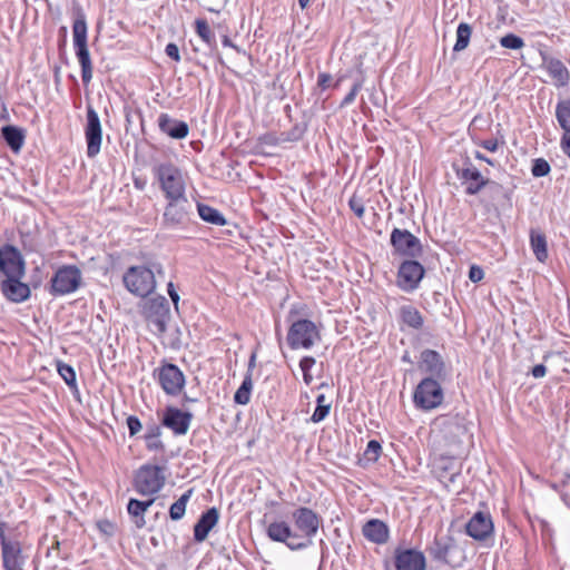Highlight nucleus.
Here are the masks:
<instances>
[{
  "mask_svg": "<svg viewBox=\"0 0 570 570\" xmlns=\"http://www.w3.org/2000/svg\"><path fill=\"white\" fill-rule=\"evenodd\" d=\"M164 275L163 265L159 262H149L147 265L130 266L122 276V282L131 294L146 297L156 288V277Z\"/></svg>",
  "mask_w": 570,
  "mask_h": 570,
  "instance_id": "1",
  "label": "nucleus"
},
{
  "mask_svg": "<svg viewBox=\"0 0 570 570\" xmlns=\"http://www.w3.org/2000/svg\"><path fill=\"white\" fill-rule=\"evenodd\" d=\"M165 198L186 195V177L183 170L171 161H164L153 169Z\"/></svg>",
  "mask_w": 570,
  "mask_h": 570,
  "instance_id": "2",
  "label": "nucleus"
},
{
  "mask_svg": "<svg viewBox=\"0 0 570 570\" xmlns=\"http://www.w3.org/2000/svg\"><path fill=\"white\" fill-rule=\"evenodd\" d=\"M87 21L81 9L76 11V18L72 26V38L76 56L81 67V78L88 83L92 78V65L87 47Z\"/></svg>",
  "mask_w": 570,
  "mask_h": 570,
  "instance_id": "3",
  "label": "nucleus"
},
{
  "mask_svg": "<svg viewBox=\"0 0 570 570\" xmlns=\"http://www.w3.org/2000/svg\"><path fill=\"white\" fill-rule=\"evenodd\" d=\"M286 340L292 350H311L321 341V333L314 322L301 318L291 324Z\"/></svg>",
  "mask_w": 570,
  "mask_h": 570,
  "instance_id": "4",
  "label": "nucleus"
},
{
  "mask_svg": "<svg viewBox=\"0 0 570 570\" xmlns=\"http://www.w3.org/2000/svg\"><path fill=\"white\" fill-rule=\"evenodd\" d=\"M82 274L76 265H63L57 269L50 282V294L65 296L75 293L81 285Z\"/></svg>",
  "mask_w": 570,
  "mask_h": 570,
  "instance_id": "5",
  "label": "nucleus"
},
{
  "mask_svg": "<svg viewBox=\"0 0 570 570\" xmlns=\"http://www.w3.org/2000/svg\"><path fill=\"white\" fill-rule=\"evenodd\" d=\"M6 524L0 523V546L2 567L4 570H22L26 558L22 554V547L19 540L6 535Z\"/></svg>",
  "mask_w": 570,
  "mask_h": 570,
  "instance_id": "6",
  "label": "nucleus"
},
{
  "mask_svg": "<svg viewBox=\"0 0 570 570\" xmlns=\"http://www.w3.org/2000/svg\"><path fill=\"white\" fill-rule=\"evenodd\" d=\"M413 399L417 407L433 410L442 404L443 390L436 380L426 377L416 386Z\"/></svg>",
  "mask_w": 570,
  "mask_h": 570,
  "instance_id": "7",
  "label": "nucleus"
},
{
  "mask_svg": "<svg viewBox=\"0 0 570 570\" xmlns=\"http://www.w3.org/2000/svg\"><path fill=\"white\" fill-rule=\"evenodd\" d=\"M165 475L157 465H142L136 473L135 488L142 495H153L161 490Z\"/></svg>",
  "mask_w": 570,
  "mask_h": 570,
  "instance_id": "8",
  "label": "nucleus"
},
{
  "mask_svg": "<svg viewBox=\"0 0 570 570\" xmlns=\"http://www.w3.org/2000/svg\"><path fill=\"white\" fill-rule=\"evenodd\" d=\"M158 382L168 395H178L185 386V375L175 364H164L157 371Z\"/></svg>",
  "mask_w": 570,
  "mask_h": 570,
  "instance_id": "9",
  "label": "nucleus"
},
{
  "mask_svg": "<svg viewBox=\"0 0 570 570\" xmlns=\"http://www.w3.org/2000/svg\"><path fill=\"white\" fill-rule=\"evenodd\" d=\"M293 520L299 537L306 538L307 544L311 543L318 531L321 518L308 508H298L293 512Z\"/></svg>",
  "mask_w": 570,
  "mask_h": 570,
  "instance_id": "10",
  "label": "nucleus"
},
{
  "mask_svg": "<svg viewBox=\"0 0 570 570\" xmlns=\"http://www.w3.org/2000/svg\"><path fill=\"white\" fill-rule=\"evenodd\" d=\"M87 140V155L95 157L99 154L102 140L101 124L98 114L89 105L87 106V124L85 128Z\"/></svg>",
  "mask_w": 570,
  "mask_h": 570,
  "instance_id": "11",
  "label": "nucleus"
},
{
  "mask_svg": "<svg viewBox=\"0 0 570 570\" xmlns=\"http://www.w3.org/2000/svg\"><path fill=\"white\" fill-rule=\"evenodd\" d=\"M166 200L167 204L163 215L165 224L176 226L185 223L190 209L187 196L166 197Z\"/></svg>",
  "mask_w": 570,
  "mask_h": 570,
  "instance_id": "12",
  "label": "nucleus"
},
{
  "mask_svg": "<svg viewBox=\"0 0 570 570\" xmlns=\"http://www.w3.org/2000/svg\"><path fill=\"white\" fill-rule=\"evenodd\" d=\"M391 244L395 252L403 256L416 257L422 253L420 239L406 229L394 228Z\"/></svg>",
  "mask_w": 570,
  "mask_h": 570,
  "instance_id": "13",
  "label": "nucleus"
},
{
  "mask_svg": "<svg viewBox=\"0 0 570 570\" xmlns=\"http://www.w3.org/2000/svg\"><path fill=\"white\" fill-rule=\"evenodd\" d=\"M424 273V268L419 262L405 261L399 268L397 286L405 292H412L417 288Z\"/></svg>",
  "mask_w": 570,
  "mask_h": 570,
  "instance_id": "14",
  "label": "nucleus"
},
{
  "mask_svg": "<svg viewBox=\"0 0 570 570\" xmlns=\"http://www.w3.org/2000/svg\"><path fill=\"white\" fill-rule=\"evenodd\" d=\"M396 570H425L426 559L423 552L415 549H397L394 556Z\"/></svg>",
  "mask_w": 570,
  "mask_h": 570,
  "instance_id": "15",
  "label": "nucleus"
},
{
  "mask_svg": "<svg viewBox=\"0 0 570 570\" xmlns=\"http://www.w3.org/2000/svg\"><path fill=\"white\" fill-rule=\"evenodd\" d=\"M267 535L271 540H273L275 542L286 543L287 547L292 550L302 549V548L307 547V543H303V542L296 543L294 541L298 535L293 533L289 525L284 521L272 522L267 527Z\"/></svg>",
  "mask_w": 570,
  "mask_h": 570,
  "instance_id": "16",
  "label": "nucleus"
},
{
  "mask_svg": "<svg viewBox=\"0 0 570 570\" xmlns=\"http://www.w3.org/2000/svg\"><path fill=\"white\" fill-rule=\"evenodd\" d=\"M0 272L4 275H23L24 267L21 255L13 246L0 247Z\"/></svg>",
  "mask_w": 570,
  "mask_h": 570,
  "instance_id": "17",
  "label": "nucleus"
},
{
  "mask_svg": "<svg viewBox=\"0 0 570 570\" xmlns=\"http://www.w3.org/2000/svg\"><path fill=\"white\" fill-rule=\"evenodd\" d=\"M8 278L1 283L3 295L11 302L20 303L29 298L30 288L21 283L19 278L22 275H6Z\"/></svg>",
  "mask_w": 570,
  "mask_h": 570,
  "instance_id": "18",
  "label": "nucleus"
},
{
  "mask_svg": "<svg viewBox=\"0 0 570 570\" xmlns=\"http://www.w3.org/2000/svg\"><path fill=\"white\" fill-rule=\"evenodd\" d=\"M493 531L490 514L476 512L466 524V533L475 540L487 539Z\"/></svg>",
  "mask_w": 570,
  "mask_h": 570,
  "instance_id": "19",
  "label": "nucleus"
},
{
  "mask_svg": "<svg viewBox=\"0 0 570 570\" xmlns=\"http://www.w3.org/2000/svg\"><path fill=\"white\" fill-rule=\"evenodd\" d=\"M191 421V415L176 407H167L163 424L173 430L175 434H186Z\"/></svg>",
  "mask_w": 570,
  "mask_h": 570,
  "instance_id": "20",
  "label": "nucleus"
},
{
  "mask_svg": "<svg viewBox=\"0 0 570 570\" xmlns=\"http://www.w3.org/2000/svg\"><path fill=\"white\" fill-rule=\"evenodd\" d=\"M458 177L465 186V191L469 195L478 194L488 183L480 170L471 164L458 170Z\"/></svg>",
  "mask_w": 570,
  "mask_h": 570,
  "instance_id": "21",
  "label": "nucleus"
},
{
  "mask_svg": "<svg viewBox=\"0 0 570 570\" xmlns=\"http://www.w3.org/2000/svg\"><path fill=\"white\" fill-rule=\"evenodd\" d=\"M158 122L160 130L174 139H183L189 132V127L185 121L174 119L167 114H161Z\"/></svg>",
  "mask_w": 570,
  "mask_h": 570,
  "instance_id": "22",
  "label": "nucleus"
},
{
  "mask_svg": "<svg viewBox=\"0 0 570 570\" xmlns=\"http://www.w3.org/2000/svg\"><path fill=\"white\" fill-rule=\"evenodd\" d=\"M218 519L219 513L216 508H210L203 513L194 527L195 541L203 542L208 537L210 530L217 524Z\"/></svg>",
  "mask_w": 570,
  "mask_h": 570,
  "instance_id": "23",
  "label": "nucleus"
},
{
  "mask_svg": "<svg viewBox=\"0 0 570 570\" xmlns=\"http://www.w3.org/2000/svg\"><path fill=\"white\" fill-rule=\"evenodd\" d=\"M420 370L430 373L432 376L442 377L444 373V363L441 355L432 350H425L421 353Z\"/></svg>",
  "mask_w": 570,
  "mask_h": 570,
  "instance_id": "24",
  "label": "nucleus"
},
{
  "mask_svg": "<svg viewBox=\"0 0 570 570\" xmlns=\"http://www.w3.org/2000/svg\"><path fill=\"white\" fill-rule=\"evenodd\" d=\"M543 66L551 77L554 86L562 87L569 82V71L559 59L546 58L543 60Z\"/></svg>",
  "mask_w": 570,
  "mask_h": 570,
  "instance_id": "25",
  "label": "nucleus"
},
{
  "mask_svg": "<svg viewBox=\"0 0 570 570\" xmlns=\"http://www.w3.org/2000/svg\"><path fill=\"white\" fill-rule=\"evenodd\" d=\"M363 535L374 543H385L389 539L386 524L377 519H372L363 525Z\"/></svg>",
  "mask_w": 570,
  "mask_h": 570,
  "instance_id": "26",
  "label": "nucleus"
},
{
  "mask_svg": "<svg viewBox=\"0 0 570 570\" xmlns=\"http://www.w3.org/2000/svg\"><path fill=\"white\" fill-rule=\"evenodd\" d=\"M530 246L535 256V258L544 263L548 258V246L547 238L543 233L538 229L530 230Z\"/></svg>",
  "mask_w": 570,
  "mask_h": 570,
  "instance_id": "27",
  "label": "nucleus"
},
{
  "mask_svg": "<svg viewBox=\"0 0 570 570\" xmlns=\"http://www.w3.org/2000/svg\"><path fill=\"white\" fill-rule=\"evenodd\" d=\"M2 136L13 153H19L21 150L24 142V132L21 128L16 126H4L2 128Z\"/></svg>",
  "mask_w": 570,
  "mask_h": 570,
  "instance_id": "28",
  "label": "nucleus"
},
{
  "mask_svg": "<svg viewBox=\"0 0 570 570\" xmlns=\"http://www.w3.org/2000/svg\"><path fill=\"white\" fill-rule=\"evenodd\" d=\"M145 314L148 320L150 328L155 333L159 334V332L165 331V322L159 318V298H155L147 304L145 308Z\"/></svg>",
  "mask_w": 570,
  "mask_h": 570,
  "instance_id": "29",
  "label": "nucleus"
},
{
  "mask_svg": "<svg viewBox=\"0 0 570 570\" xmlns=\"http://www.w3.org/2000/svg\"><path fill=\"white\" fill-rule=\"evenodd\" d=\"M153 503L154 499L147 501H139L136 499L129 500L127 510L131 517L136 518L135 522L138 527H142L145 524L144 514Z\"/></svg>",
  "mask_w": 570,
  "mask_h": 570,
  "instance_id": "30",
  "label": "nucleus"
},
{
  "mask_svg": "<svg viewBox=\"0 0 570 570\" xmlns=\"http://www.w3.org/2000/svg\"><path fill=\"white\" fill-rule=\"evenodd\" d=\"M400 316L404 324L413 328H420L423 325V317L417 308L405 305L400 308Z\"/></svg>",
  "mask_w": 570,
  "mask_h": 570,
  "instance_id": "31",
  "label": "nucleus"
},
{
  "mask_svg": "<svg viewBox=\"0 0 570 570\" xmlns=\"http://www.w3.org/2000/svg\"><path fill=\"white\" fill-rule=\"evenodd\" d=\"M197 210H198L200 218L207 223H210V224H214L217 226H224L226 224V219L222 215V213L212 206L198 204Z\"/></svg>",
  "mask_w": 570,
  "mask_h": 570,
  "instance_id": "32",
  "label": "nucleus"
},
{
  "mask_svg": "<svg viewBox=\"0 0 570 570\" xmlns=\"http://www.w3.org/2000/svg\"><path fill=\"white\" fill-rule=\"evenodd\" d=\"M471 35H472V28L469 23H466V22L459 23L458 29H456V41L454 43L453 50L455 52H460V51L464 50L470 43Z\"/></svg>",
  "mask_w": 570,
  "mask_h": 570,
  "instance_id": "33",
  "label": "nucleus"
},
{
  "mask_svg": "<svg viewBox=\"0 0 570 570\" xmlns=\"http://www.w3.org/2000/svg\"><path fill=\"white\" fill-rule=\"evenodd\" d=\"M556 117L564 132H570V99L558 102L556 107Z\"/></svg>",
  "mask_w": 570,
  "mask_h": 570,
  "instance_id": "34",
  "label": "nucleus"
},
{
  "mask_svg": "<svg viewBox=\"0 0 570 570\" xmlns=\"http://www.w3.org/2000/svg\"><path fill=\"white\" fill-rule=\"evenodd\" d=\"M252 389L253 381L250 379V373H247L243 380L242 385L238 387L234 395V401L237 404L246 405L250 400Z\"/></svg>",
  "mask_w": 570,
  "mask_h": 570,
  "instance_id": "35",
  "label": "nucleus"
},
{
  "mask_svg": "<svg viewBox=\"0 0 570 570\" xmlns=\"http://www.w3.org/2000/svg\"><path fill=\"white\" fill-rule=\"evenodd\" d=\"M193 490L186 491L176 502L170 505L169 515L173 520H180L186 512V505L190 499Z\"/></svg>",
  "mask_w": 570,
  "mask_h": 570,
  "instance_id": "36",
  "label": "nucleus"
},
{
  "mask_svg": "<svg viewBox=\"0 0 570 570\" xmlns=\"http://www.w3.org/2000/svg\"><path fill=\"white\" fill-rule=\"evenodd\" d=\"M57 371L69 387H77V376L72 366L63 362H57Z\"/></svg>",
  "mask_w": 570,
  "mask_h": 570,
  "instance_id": "37",
  "label": "nucleus"
},
{
  "mask_svg": "<svg viewBox=\"0 0 570 570\" xmlns=\"http://www.w3.org/2000/svg\"><path fill=\"white\" fill-rule=\"evenodd\" d=\"M196 33L198 37L208 46L215 45V35L213 33L207 21L204 19H197L195 21Z\"/></svg>",
  "mask_w": 570,
  "mask_h": 570,
  "instance_id": "38",
  "label": "nucleus"
},
{
  "mask_svg": "<svg viewBox=\"0 0 570 570\" xmlns=\"http://www.w3.org/2000/svg\"><path fill=\"white\" fill-rule=\"evenodd\" d=\"M160 434L161 431L160 428L158 426H153L151 429L148 430V432L145 435L146 446L148 450L159 451L164 449V444L160 440Z\"/></svg>",
  "mask_w": 570,
  "mask_h": 570,
  "instance_id": "39",
  "label": "nucleus"
},
{
  "mask_svg": "<svg viewBox=\"0 0 570 570\" xmlns=\"http://www.w3.org/2000/svg\"><path fill=\"white\" fill-rule=\"evenodd\" d=\"M500 45L507 49L519 50L524 47V41L514 33H508L500 38Z\"/></svg>",
  "mask_w": 570,
  "mask_h": 570,
  "instance_id": "40",
  "label": "nucleus"
},
{
  "mask_svg": "<svg viewBox=\"0 0 570 570\" xmlns=\"http://www.w3.org/2000/svg\"><path fill=\"white\" fill-rule=\"evenodd\" d=\"M316 361L312 356H304L299 361V368L303 372V380L306 385H309L313 382V375L311 373L312 367L315 365Z\"/></svg>",
  "mask_w": 570,
  "mask_h": 570,
  "instance_id": "41",
  "label": "nucleus"
},
{
  "mask_svg": "<svg viewBox=\"0 0 570 570\" xmlns=\"http://www.w3.org/2000/svg\"><path fill=\"white\" fill-rule=\"evenodd\" d=\"M382 452V445L376 440H371L364 451V456L367 461L375 462L379 460Z\"/></svg>",
  "mask_w": 570,
  "mask_h": 570,
  "instance_id": "42",
  "label": "nucleus"
},
{
  "mask_svg": "<svg viewBox=\"0 0 570 570\" xmlns=\"http://www.w3.org/2000/svg\"><path fill=\"white\" fill-rule=\"evenodd\" d=\"M531 173L534 177H543L550 173V165L547 160L538 158L534 160Z\"/></svg>",
  "mask_w": 570,
  "mask_h": 570,
  "instance_id": "43",
  "label": "nucleus"
},
{
  "mask_svg": "<svg viewBox=\"0 0 570 570\" xmlns=\"http://www.w3.org/2000/svg\"><path fill=\"white\" fill-rule=\"evenodd\" d=\"M330 411H331V404L316 405V409L314 410V412L311 416V421L313 423H320V422L324 421L328 416Z\"/></svg>",
  "mask_w": 570,
  "mask_h": 570,
  "instance_id": "44",
  "label": "nucleus"
},
{
  "mask_svg": "<svg viewBox=\"0 0 570 570\" xmlns=\"http://www.w3.org/2000/svg\"><path fill=\"white\" fill-rule=\"evenodd\" d=\"M361 88H362V81L355 82L353 85L351 91L342 100L341 106L345 107V106L351 105L355 100V97L358 94V91L361 90Z\"/></svg>",
  "mask_w": 570,
  "mask_h": 570,
  "instance_id": "45",
  "label": "nucleus"
},
{
  "mask_svg": "<svg viewBox=\"0 0 570 570\" xmlns=\"http://www.w3.org/2000/svg\"><path fill=\"white\" fill-rule=\"evenodd\" d=\"M127 426L130 435H135L141 430V423L139 419L134 415L127 417Z\"/></svg>",
  "mask_w": 570,
  "mask_h": 570,
  "instance_id": "46",
  "label": "nucleus"
},
{
  "mask_svg": "<svg viewBox=\"0 0 570 570\" xmlns=\"http://www.w3.org/2000/svg\"><path fill=\"white\" fill-rule=\"evenodd\" d=\"M348 204H350L351 209L354 212V214L358 218L363 217V215H364V206H363V204H362V202L360 199H357L356 197H352L350 199Z\"/></svg>",
  "mask_w": 570,
  "mask_h": 570,
  "instance_id": "47",
  "label": "nucleus"
},
{
  "mask_svg": "<svg viewBox=\"0 0 570 570\" xmlns=\"http://www.w3.org/2000/svg\"><path fill=\"white\" fill-rule=\"evenodd\" d=\"M483 277H484V272L481 267L475 266V265L470 267L469 278L472 282H474V283L480 282Z\"/></svg>",
  "mask_w": 570,
  "mask_h": 570,
  "instance_id": "48",
  "label": "nucleus"
},
{
  "mask_svg": "<svg viewBox=\"0 0 570 570\" xmlns=\"http://www.w3.org/2000/svg\"><path fill=\"white\" fill-rule=\"evenodd\" d=\"M166 55L175 61L180 60L179 49L175 43H168L165 48Z\"/></svg>",
  "mask_w": 570,
  "mask_h": 570,
  "instance_id": "49",
  "label": "nucleus"
},
{
  "mask_svg": "<svg viewBox=\"0 0 570 570\" xmlns=\"http://www.w3.org/2000/svg\"><path fill=\"white\" fill-rule=\"evenodd\" d=\"M479 145L491 153L497 151L499 148V141L494 138L482 140Z\"/></svg>",
  "mask_w": 570,
  "mask_h": 570,
  "instance_id": "50",
  "label": "nucleus"
},
{
  "mask_svg": "<svg viewBox=\"0 0 570 570\" xmlns=\"http://www.w3.org/2000/svg\"><path fill=\"white\" fill-rule=\"evenodd\" d=\"M167 292H168V295H169L170 299L173 301V303L175 305V308L177 309L178 308V303H179V295H178L177 291L175 289V286L173 284V282L168 283Z\"/></svg>",
  "mask_w": 570,
  "mask_h": 570,
  "instance_id": "51",
  "label": "nucleus"
},
{
  "mask_svg": "<svg viewBox=\"0 0 570 570\" xmlns=\"http://www.w3.org/2000/svg\"><path fill=\"white\" fill-rule=\"evenodd\" d=\"M561 148L563 153L570 158V132H564L562 136Z\"/></svg>",
  "mask_w": 570,
  "mask_h": 570,
  "instance_id": "52",
  "label": "nucleus"
},
{
  "mask_svg": "<svg viewBox=\"0 0 570 570\" xmlns=\"http://www.w3.org/2000/svg\"><path fill=\"white\" fill-rule=\"evenodd\" d=\"M547 373V368L544 365L542 364H538L535 365L533 368H532V375L533 377L535 379H541L546 375Z\"/></svg>",
  "mask_w": 570,
  "mask_h": 570,
  "instance_id": "53",
  "label": "nucleus"
},
{
  "mask_svg": "<svg viewBox=\"0 0 570 570\" xmlns=\"http://www.w3.org/2000/svg\"><path fill=\"white\" fill-rule=\"evenodd\" d=\"M331 80V76L327 73H321L318 76V85L323 88L327 86V82Z\"/></svg>",
  "mask_w": 570,
  "mask_h": 570,
  "instance_id": "54",
  "label": "nucleus"
},
{
  "mask_svg": "<svg viewBox=\"0 0 570 570\" xmlns=\"http://www.w3.org/2000/svg\"><path fill=\"white\" fill-rule=\"evenodd\" d=\"M222 43L224 47H229V48L235 49L236 51H239L238 47L235 43H233L232 40L227 36L223 37Z\"/></svg>",
  "mask_w": 570,
  "mask_h": 570,
  "instance_id": "55",
  "label": "nucleus"
},
{
  "mask_svg": "<svg viewBox=\"0 0 570 570\" xmlns=\"http://www.w3.org/2000/svg\"><path fill=\"white\" fill-rule=\"evenodd\" d=\"M99 527H100V529H101L104 532H106V533H111V532H112V529H114L112 524H111V523H109V522H107V521H105V522H100V523H99Z\"/></svg>",
  "mask_w": 570,
  "mask_h": 570,
  "instance_id": "56",
  "label": "nucleus"
},
{
  "mask_svg": "<svg viewBox=\"0 0 570 570\" xmlns=\"http://www.w3.org/2000/svg\"><path fill=\"white\" fill-rule=\"evenodd\" d=\"M474 157L479 160H482V161H485L487 164L493 166V161L491 159H489L488 157H485L483 154H481L480 151H476L474 154Z\"/></svg>",
  "mask_w": 570,
  "mask_h": 570,
  "instance_id": "57",
  "label": "nucleus"
},
{
  "mask_svg": "<svg viewBox=\"0 0 570 570\" xmlns=\"http://www.w3.org/2000/svg\"><path fill=\"white\" fill-rule=\"evenodd\" d=\"M255 362H256V356L255 354H253L249 358V362H248V371L247 373H250L253 372V368L255 367Z\"/></svg>",
  "mask_w": 570,
  "mask_h": 570,
  "instance_id": "58",
  "label": "nucleus"
},
{
  "mask_svg": "<svg viewBox=\"0 0 570 570\" xmlns=\"http://www.w3.org/2000/svg\"><path fill=\"white\" fill-rule=\"evenodd\" d=\"M316 404H317V405H326V404H328V403L326 402V397H325V395H324V394H320V395L316 397Z\"/></svg>",
  "mask_w": 570,
  "mask_h": 570,
  "instance_id": "59",
  "label": "nucleus"
},
{
  "mask_svg": "<svg viewBox=\"0 0 570 570\" xmlns=\"http://www.w3.org/2000/svg\"><path fill=\"white\" fill-rule=\"evenodd\" d=\"M311 3V0H298V4L302 9H305Z\"/></svg>",
  "mask_w": 570,
  "mask_h": 570,
  "instance_id": "60",
  "label": "nucleus"
},
{
  "mask_svg": "<svg viewBox=\"0 0 570 570\" xmlns=\"http://www.w3.org/2000/svg\"><path fill=\"white\" fill-rule=\"evenodd\" d=\"M458 476H459V473H453L450 475L449 481L453 483Z\"/></svg>",
  "mask_w": 570,
  "mask_h": 570,
  "instance_id": "61",
  "label": "nucleus"
},
{
  "mask_svg": "<svg viewBox=\"0 0 570 570\" xmlns=\"http://www.w3.org/2000/svg\"><path fill=\"white\" fill-rule=\"evenodd\" d=\"M135 186L139 189L144 188V184L139 183L138 180L135 181Z\"/></svg>",
  "mask_w": 570,
  "mask_h": 570,
  "instance_id": "62",
  "label": "nucleus"
}]
</instances>
